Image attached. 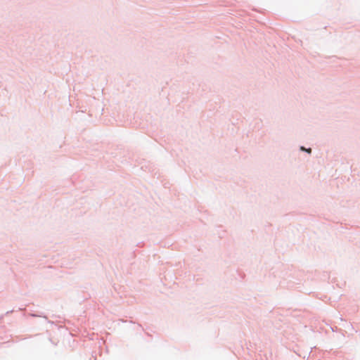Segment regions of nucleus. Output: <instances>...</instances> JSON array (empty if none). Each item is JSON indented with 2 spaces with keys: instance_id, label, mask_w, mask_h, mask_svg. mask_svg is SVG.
Returning <instances> with one entry per match:
<instances>
[{
  "instance_id": "nucleus-1",
  "label": "nucleus",
  "mask_w": 360,
  "mask_h": 360,
  "mask_svg": "<svg viewBox=\"0 0 360 360\" xmlns=\"http://www.w3.org/2000/svg\"><path fill=\"white\" fill-rule=\"evenodd\" d=\"M306 151L309 153H310L311 152V148H309V149H306Z\"/></svg>"
},
{
  "instance_id": "nucleus-2",
  "label": "nucleus",
  "mask_w": 360,
  "mask_h": 360,
  "mask_svg": "<svg viewBox=\"0 0 360 360\" xmlns=\"http://www.w3.org/2000/svg\"><path fill=\"white\" fill-rule=\"evenodd\" d=\"M301 150H306L305 148H304V147H301Z\"/></svg>"
}]
</instances>
